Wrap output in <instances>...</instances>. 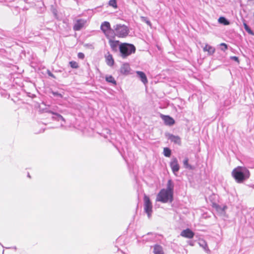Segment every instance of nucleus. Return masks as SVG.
Returning a JSON list of instances; mask_svg holds the SVG:
<instances>
[{
	"label": "nucleus",
	"instance_id": "nucleus-1",
	"mask_svg": "<svg viewBox=\"0 0 254 254\" xmlns=\"http://www.w3.org/2000/svg\"><path fill=\"white\" fill-rule=\"evenodd\" d=\"M232 175L237 183H241L249 178L250 172L246 167L238 166L233 170Z\"/></svg>",
	"mask_w": 254,
	"mask_h": 254
},
{
	"label": "nucleus",
	"instance_id": "nucleus-2",
	"mask_svg": "<svg viewBox=\"0 0 254 254\" xmlns=\"http://www.w3.org/2000/svg\"><path fill=\"white\" fill-rule=\"evenodd\" d=\"M113 37L117 36L118 37H125L129 32V29L125 25L116 24L113 26Z\"/></svg>",
	"mask_w": 254,
	"mask_h": 254
},
{
	"label": "nucleus",
	"instance_id": "nucleus-3",
	"mask_svg": "<svg viewBox=\"0 0 254 254\" xmlns=\"http://www.w3.org/2000/svg\"><path fill=\"white\" fill-rule=\"evenodd\" d=\"M119 49L121 56L123 58H125L132 53H134L135 51V48L133 45L127 43L121 44L119 46Z\"/></svg>",
	"mask_w": 254,
	"mask_h": 254
},
{
	"label": "nucleus",
	"instance_id": "nucleus-4",
	"mask_svg": "<svg viewBox=\"0 0 254 254\" xmlns=\"http://www.w3.org/2000/svg\"><path fill=\"white\" fill-rule=\"evenodd\" d=\"M173 194L165 189H162L157 195L156 200L163 203L168 201L172 202L173 200Z\"/></svg>",
	"mask_w": 254,
	"mask_h": 254
},
{
	"label": "nucleus",
	"instance_id": "nucleus-5",
	"mask_svg": "<svg viewBox=\"0 0 254 254\" xmlns=\"http://www.w3.org/2000/svg\"><path fill=\"white\" fill-rule=\"evenodd\" d=\"M101 29L108 38L113 37V30L111 29L109 22H103L101 25Z\"/></svg>",
	"mask_w": 254,
	"mask_h": 254
},
{
	"label": "nucleus",
	"instance_id": "nucleus-6",
	"mask_svg": "<svg viewBox=\"0 0 254 254\" xmlns=\"http://www.w3.org/2000/svg\"><path fill=\"white\" fill-rule=\"evenodd\" d=\"M144 210L148 218H150L152 213V205L148 197L144 196Z\"/></svg>",
	"mask_w": 254,
	"mask_h": 254
},
{
	"label": "nucleus",
	"instance_id": "nucleus-7",
	"mask_svg": "<svg viewBox=\"0 0 254 254\" xmlns=\"http://www.w3.org/2000/svg\"><path fill=\"white\" fill-rule=\"evenodd\" d=\"M170 166L174 174L177 176V173L180 169V166L176 158L173 157L170 163Z\"/></svg>",
	"mask_w": 254,
	"mask_h": 254
},
{
	"label": "nucleus",
	"instance_id": "nucleus-8",
	"mask_svg": "<svg viewBox=\"0 0 254 254\" xmlns=\"http://www.w3.org/2000/svg\"><path fill=\"white\" fill-rule=\"evenodd\" d=\"M181 236L188 239H191L194 236V233L190 229L184 230L181 233Z\"/></svg>",
	"mask_w": 254,
	"mask_h": 254
},
{
	"label": "nucleus",
	"instance_id": "nucleus-9",
	"mask_svg": "<svg viewBox=\"0 0 254 254\" xmlns=\"http://www.w3.org/2000/svg\"><path fill=\"white\" fill-rule=\"evenodd\" d=\"M86 21L84 19H80L77 20L73 26V29L75 31L80 30L86 23Z\"/></svg>",
	"mask_w": 254,
	"mask_h": 254
},
{
	"label": "nucleus",
	"instance_id": "nucleus-10",
	"mask_svg": "<svg viewBox=\"0 0 254 254\" xmlns=\"http://www.w3.org/2000/svg\"><path fill=\"white\" fill-rule=\"evenodd\" d=\"M120 71L122 74L125 75L130 74V68L129 64L127 63L123 64L121 67Z\"/></svg>",
	"mask_w": 254,
	"mask_h": 254
},
{
	"label": "nucleus",
	"instance_id": "nucleus-11",
	"mask_svg": "<svg viewBox=\"0 0 254 254\" xmlns=\"http://www.w3.org/2000/svg\"><path fill=\"white\" fill-rule=\"evenodd\" d=\"M162 119L166 125L172 126L174 124V120L169 116H162Z\"/></svg>",
	"mask_w": 254,
	"mask_h": 254
},
{
	"label": "nucleus",
	"instance_id": "nucleus-12",
	"mask_svg": "<svg viewBox=\"0 0 254 254\" xmlns=\"http://www.w3.org/2000/svg\"><path fill=\"white\" fill-rule=\"evenodd\" d=\"M168 139L171 140V141L173 142L174 143L177 144L178 145H181V140L179 136L174 135L173 134H169Z\"/></svg>",
	"mask_w": 254,
	"mask_h": 254
},
{
	"label": "nucleus",
	"instance_id": "nucleus-13",
	"mask_svg": "<svg viewBox=\"0 0 254 254\" xmlns=\"http://www.w3.org/2000/svg\"><path fill=\"white\" fill-rule=\"evenodd\" d=\"M203 50L204 52H207L209 55H213L215 52V49L208 44L205 45Z\"/></svg>",
	"mask_w": 254,
	"mask_h": 254
},
{
	"label": "nucleus",
	"instance_id": "nucleus-14",
	"mask_svg": "<svg viewBox=\"0 0 254 254\" xmlns=\"http://www.w3.org/2000/svg\"><path fill=\"white\" fill-rule=\"evenodd\" d=\"M105 58H106V63L109 66H111L114 65V61L112 56L111 54L108 53V54L107 55L105 56Z\"/></svg>",
	"mask_w": 254,
	"mask_h": 254
},
{
	"label": "nucleus",
	"instance_id": "nucleus-15",
	"mask_svg": "<svg viewBox=\"0 0 254 254\" xmlns=\"http://www.w3.org/2000/svg\"><path fill=\"white\" fill-rule=\"evenodd\" d=\"M54 116L52 117L53 119L55 120H57L58 121H62L61 123V125L62 126H64V123H65V120L64 118L61 115L58 114H54L53 113Z\"/></svg>",
	"mask_w": 254,
	"mask_h": 254
},
{
	"label": "nucleus",
	"instance_id": "nucleus-16",
	"mask_svg": "<svg viewBox=\"0 0 254 254\" xmlns=\"http://www.w3.org/2000/svg\"><path fill=\"white\" fill-rule=\"evenodd\" d=\"M215 208L217 211L221 215H224L225 213V210L227 208V206L226 205H216L215 206Z\"/></svg>",
	"mask_w": 254,
	"mask_h": 254
},
{
	"label": "nucleus",
	"instance_id": "nucleus-17",
	"mask_svg": "<svg viewBox=\"0 0 254 254\" xmlns=\"http://www.w3.org/2000/svg\"><path fill=\"white\" fill-rule=\"evenodd\" d=\"M174 188V183L172 182L171 180H168L167 184V188L165 190L170 192H172L173 194Z\"/></svg>",
	"mask_w": 254,
	"mask_h": 254
},
{
	"label": "nucleus",
	"instance_id": "nucleus-18",
	"mask_svg": "<svg viewBox=\"0 0 254 254\" xmlns=\"http://www.w3.org/2000/svg\"><path fill=\"white\" fill-rule=\"evenodd\" d=\"M153 253L154 254H164L162 247L157 245L154 246Z\"/></svg>",
	"mask_w": 254,
	"mask_h": 254
},
{
	"label": "nucleus",
	"instance_id": "nucleus-19",
	"mask_svg": "<svg viewBox=\"0 0 254 254\" xmlns=\"http://www.w3.org/2000/svg\"><path fill=\"white\" fill-rule=\"evenodd\" d=\"M199 246L202 247L204 250L207 253L210 252V251L208 248L207 245L205 241L201 240L199 242Z\"/></svg>",
	"mask_w": 254,
	"mask_h": 254
},
{
	"label": "nucleus",
	"instance_id": "nucleus-20",
	"mask_svg": "<svg viewBox=\"0 0 254 254\" xmlns=\"http://www.w3.org/2000/svg\"><path fill=\"white\" fill-rule=\"evenodd\" d=\"M109 44L111 47V48L113 50H117V47L119 46V41H113L112 40H109Z\"/></svg>",
	"mask_w": 254,
	"mask_h": 254
},
{
	"label": "nucleus",
	"instance_id": "nucleus-21",
	"mask_svg": "<svg viewBox=\"0 0 254 254\" xmlns=\"http://www.w3.org/2000/svg\"><path fill=\"white\" fill-rule=\"evenodd\" d=\"M106 81L109 83H111L114 85H116V81L114 78L111 75H107L105 77Z\"/></svg>",
	"mask_w": 254,
	"mask_h": 254
},
{
	"label": "nucleus",
	"instance_id": "nucleus-22",
	"mask_svg": "<svg viewBox=\"0 0 254 254\" xmlns=\"http://www.w3.org/2000/svg\"><path fill=\"white\" fill-rule=\"evenodd\" d=\"M218 22L224 25H228L230 24L229 21L224 17H220L218 19Z\"/></svg>",
	"mask_w": 254,
	"mask_h": 254
},
{
	"label": "nucleus",
	"instance_id": "nucleus-23",
	"mask_svg": "<svg viewBox=\"0 0 254 254\" xmlns=\"http://www.w3.org/2000/svg\"><path fill=\"white\" fill-rule=\"evenodd\" d=\"M164 155L166 157H169L171 155V150L168 147H165L163 150Z\"/></svg>",
	"mask_w": 254,
	"mask_h": 254
},
{
	"label": "nucleus",
	"instance_id": "nucleus-24",
	"mask_svg": "<svg viewBox=\"0 0 254 254\" xmlns=\"http://www.w3.org/2000/svg\"><path fill=\"white\" fill-rule=\"evenodd\" d=\"M244 26L245 30L250 34L252 35H254V33L253 31L251 29L250 27L246 23H244Z\"/></svg>",
	"mask_w": 254,
	"mask_h": 254
},
{
	"label": "nucleus",
	"instance_id": "nucleus-25",
	"mask_svg": "<svg viewBox=\"0 0 254 254\" xmlns=\"http://www.w3.org/2000/svg\"><path fill=\"white\" fill-rule=\"evenodd\" d=\"M183 164L185 167L186 168H191V166L189 164V159L188 158H186L183 161Z\"/></svg>",
	"mask_w": 254,
	"mask_h": 254
},
{
	"label": "nucleus",
	"instance_id": "nucleus-26",
	"mask_svg": "<svg viewBox=\"0 0 254 254\" xmlns=\"http://www.w3.org/2000/svg\"><path fill=\"white\" fill-rule=\"evenodd\" d=\"M109 4L114 8L117 7L116 0H110L109 1Z\"/></svg>",
	"mask_w": 254,
	"mask_h": 254
},
{
	"label": "nucleus",
	"instance_id": "nucleus-27",
	"mask_svg": "<svg viewBox=\"0 0 254 254\" xmlns=\"http://www.w3.org/2000/svg\"><path fill=\"white\" fill-rule=\"evenodd\" d=\"M69 64L73 68H77L78 67V64L76 62L71 61L69 62Z\"/></svg>",
	"mask_w": 254,
	"mask_h": 254
},
{
	"label": "nucleus",
	"instance_id": "nucleus-28",
	"mask_svg": "<svg viewBox=\"0 0 254 254\" xmlns=\"http://www.w3.org/2000/svg\"><path fill=\"white\" fill-rule=\"evenodd\" d=\"M220 45L221 47V49L223 51H225L228 48L227 45L225 43H221Z\"/></svg>",
	"mask_w": 254,
	"mask_h": 254
},
{
	"label": "nucleus",
	"instance_id": "nucleus-29",
	"mask_svg": "<svg viewBox=\"0 0 254 254\" xmlns=\"http://www.w3.org/2000/svg\"><path fill=\"white\" fill-rule=\"evenodd\" d=\"M136 73L139 76L140 80L142 82H143V72L142 71H137Z\"/></svg>",
	"mask_w": 254,
	"mask_h": 254
},
{
	"label": "nucleus",
	"instance_id": "nucleus-30",
	"mask_svg": "<svg viewBox=\"0 0 254 254\" xmlns=\"http://www.w3.org/2000/svg\"><path fill=\"white\" fill-rule=\"evenodd\" d=\"M52 94L55 96H58V97H62V95L60 93H59L58 92H54L53 91L52 92Z\"/></svg>",
	"mask_w": 254,
	"mask_h": 254
},
{
	"label": "nucleus",
	"instance_id": "nucleus-31",
	"mask_svg": "<svg viewBox=\"0 0 254 254\" xmlns=\"http://www.w3.org/2000/svg\"><path fill=\"white\" fill-rule=\"evenodd\" d=\"M78 58L80 59H83L84 58V55L82 53H79L78 54Z\"/></svg>",
	"mask_w": 254,
	"mask_h": 254
},
{
	"label": "nucleus",
	"instance_id": "nucleus-32",
	"mask_svg": "<svg viewBox=\"0 0 254 254\" xmlns=\"http://www.w3.org/2000/svg\"><path fill=\"white\" fill-rule=\"evenodd\" d=\"M230 59H231V60H234V61H236V62H238V63H239V59H238V58L237 57H236V56H232V57H230Z\"/></svg>",
	"mask_w": 254,
	"mask_h": 254
},
{
	"label": "nucleus",
	"instance_id": "nucleus-33",
	"mask_svg": "<svg viewBox=\"0 0 254 254\" xmlns=\"http://www.w3.org/2000/svg\"><path fill=\"white\" fill-rule=\"evenodd\" d=\"M144 21L150 26H151V22L148 21V20H146L145 19V18L144 17Z\"/></svg>",
	"mask_w": 254,
	"mask_h": 254
},
{
	"label": "nucleus",
	"instance_id": "nucleus-34",
	"mask_svg": "<svg viewBox=\"0 0 254 254\" xmlns=\"http://www.w3.org/2000/svg\"><path fill=\"white\" fill-rule=\"evenodd\" d=\"M48 74L49 76H50L53 78H55L54 75L53 74H52L50 71H48Z\"/></svg>",
	"mask_w": 254,
	"mask_h": 254
},
{
	"label": "nucleus",
	"instance_id": "nucleus-35",
	"mask_svg": "<svg viewBox=\"0 0 254 254\" xmlns=\"http://www.w3.org/2000/svg\"><path fill=\"white\" fill-rule=\"evenodd\" d=\"M147 82V78L145 76V75L144 74V84L145 83V82Z\"/></svg>",
	"mask_w": 254,
	"mask_h": 254
}]
</instances>
